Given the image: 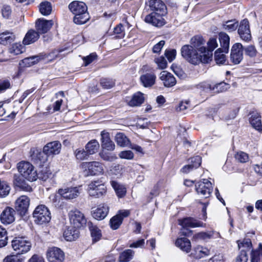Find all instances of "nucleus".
Returning <instances> with one entry per match:
<instances>
[{
  "label": "nucleus",
  "instance_id": "1",
  "mask_svg": "<svg viewBox=\"0 0 262 262\" xmlns=\"http://www.w3.org/2000/svg\"><path fill=\"white\" fill-rule=\"evenodd\" d=\"M192 46L186 45L183 46L181 50L182 57L188 62L194 65L200 63H206L209 61V54L202 55L196 49Z\"/></svg>",
  "mask_w": 262,
  "mask_h": 262
},
{
  "label": "nucleus",
  "instance_id": "2",
  "mask_svg": "<svg viewBox=\"0 0 262 262\" xmlns=\"http://www.w3.org/2000/svg\"><path fill=\"white\" fill-rule=\"evenodd\" d=\"M69 8L75 15L73 21L75 24L82 25L89 19L90 16L87 12V7L84 3L74 1L69 5Z\"/></svg>",
  "mask_w": 262,
  "mask_h": 262
},
{
  "label": "nucleus",
  "instance_id": "3",
  "mask_svg": "<svg viewBox=\"0 0 262 262\" xmlns=\"http://www.w3.org/2000/svg\"><path fill=\"white\" fill-rule=\"evenodd\" d=\"M70 222L72 227L75 229L88 228L97 229V227L91 221H87L84 214L80 211L75 209L69 212Z\"/></svg>",
  "mask_w": 262,
  "mask_h": 262
},
{
  "label": "nucleus",
  "instance_id": "4",
  "mask_svg": "<svg viewBox=\"0 0 262 262\" xmlns=\"http://www.w3.org/2000/svg\"><path fill=\"white\" fill-rule=\"evenodd\" d=\"M17 169L20 175L28 181H35L38 178L35 167L28 162L22 161L18 163Z\"/></svg>",
  "mask_w": 262,
  "mask_h": 262
},
{
  "label": "nucleus",
  "instance_id": "5",
  "mask_svg": "<svg viewBox=\"0 0 262 262\" xmlns=\"http://www.w3.org/2000/svg\"><path fill=\"white\" fill-rule=\"evenodd\" d=\"M35 224L39 225H46L51 219V212L45 205H40L36 207L33 213Z\"/></svg>",
  "mask_w": 262,
  "mask_h": 262
},
{
  "label": "nucleus",
  "instance_id": "6",
  "mask_svg": "<svg viewBox=\"0 0 262 262\" xmlns=\"http://www.w3.org/2000/svg\"><path fill=\"white\" fill-rule=\"evenodd\" d=\"M89 195L95 198H99L104 195L106 193V187L100 180L92 181L87 188Z\"/></svg>",
  "mask_w": 262,
  "mask_h": 262
},
{
  "label": "nucleus",
  "instance_id": "7",
  "mask_svg": "<svg viewBox=\"0 0 262 262\" xmlns=\"http://www.w3.org/2000/svg\"><path fill=\"white\" fill-rule=\"evenodd\" d=\"M31 247V243L23 237H16L12 241V248L20 255L29 251Z\"/></svg>",
  "mask_w": 262,
  "mask_h": 262
},
{
  "label": "nucleus",
  "instance_id": "8",
  "mask_svg": "<svg viewBox=\"0 0 262 262\" xmlns=\"http://www.w3.org/2000/svg\"><path fill=\"white\" fill-rule=\"evenodd\" d=\"M195 190L198 194L202 198H208L213 190L212 183L207 179H203L195 185Z\"/></svg>",
  "mask_w": 262,
  "mask_h": 262
},
{
  "label": "nucleus",
  "instance_id": "9",
  "mask_svg": "<svg viewBox=\"0 0 262 262\" xmlns=\"http://www.w3.org/2000/svg\"><path fill=\"white\" fill-rule=\"evenodd\" d=\"M80 166L82 169L88 170L91 175H99L103 172L102 164L99 162H82Z\"/></svg>",
  "mask_w": 262,
  "mask_h": 262
},
{
  "label": "nucleus",
  "instance_id": "10",
  "mask_svg": "<svg viewBox=\"0 0 262 262\" xmlns=\"http://www.w3.org/2000/svg\"><path fill=\"white\" fill-rule=\"evenodd\" d=\"M46 255L49 262H62L64 259V253L60 248L56 247L49 248Z\"/></svg>",
  "mask_w": 262,
  "mask_h": 262
},
{
  "label": "nucleus",
  "instance_id": "11",
  "mask_svg": "<svg viewBox=\"0 0 262 262\" xmlns=\"http://www.w3.org/2000/svg\"><path fill=\"white\" fill-rule=\"evenodd\" d=\"M205 41L201 36H195L190 40V46H192L193 48L196 49L202 55L209 54V61L211 60L212 54L210 52H207L206 48L204 46Z\"/></svg>",
  "mask_w": 262,
  "mask_h": 262
},
{
  "label": "nucleus",
  "instance_id": "12",
  "mask_svg": "<svg viewBox=\"0 0 262 262\" xmlns=\"http://www.w3.org/2000/svg\"><path fill=\"white\" fill-rule=\"evenodd\" d=\"M243 59V46L241 43H235L231 48L230 60L234 64H239Z\"/></svg>",
  "mask_w": 262,
  "mask_h": 262
},
{
  "label": "nucleus",
  "instance_id": "13",
  "mask_svg": "<svg viewBox=\"0 0 262 262\" xmlns=\"http://www.w3.org/2000/svg\"><path fill=\"white\" fill-rule=\"evenodd\" d=\"M165 14H157L155 12H151L146 15L144 18L146 23L150 24L152 26L160 27L165 24V20L163 16Z\"/></svg>",
  "mask_w": 262,
  "mask_h": 262
},
{
  "label": "nucleus",
  "instance_id": "14",
  "mask_svg": "<svg viewBox=\"0 0 262 262\" xmlns=\"http://www.w3.org/2000/svg\"><path fill=\"white\" fill-rule=\"evenodd\" d=\"M238 33L241 39L243 40L247 41L251 40V31L249 21L247 19H244L240 22L238 29Z\"/></svg>",
  "mask_w": 262,
  "mask_h": 262
},
{
  "label": "nucleus",
  "instance_id": "15",
  "mask_svg": "<svg viewBox=\"0 0 262 262\" xmlns=\"http://www.w3.org/2000/svg\"><path fill=\"white\" fill-rule=\"evenodd\" d=\"M130 214L128 210H121L118 213L111 218L110 221L111 227L113 229H118L122 223L124 218L127 217Z\"/></svg>",
  "mask_w": 262,
  "mask_h": 262
},
{
  "label": "nucleus",
  "instance_id": "16",
  "mask_svg": "<svg viewBox=\"0 0 262 262\" xmlns=\"http://www.w3.org/2000/svg\"><path fill=\"white\" fill-rule=\"evenodd\" d=\"M80 187H71L59 189L58 193L62 198L71 200L77 198L80 194Z\"/></svg>",
  "mask_w": 262,
  "mask_h": 262
},
{
  "label": "nucleus",
  "instance_id": "17",
  "mask_svg": "<svg viewBox=\"0 0 262 262\" xmlns=\"http://www.w3.org/2000/svg\"><path fill=\"white\" fill-rule=\"evenodd\" d=\"M147 5L152 12L165 14L167 13L166 6L162 0H149Z\"/></svg>",
  "mask_w": 262,
  "mask_h": 262
},
{
  "label": "nucleus",
  "instance_id": "18",
  "mask_svg": "<svg viewBox=\"0 0 262 262\" xmlns=\"http://www.w3.org/2000/svg\"><path fill=\"white\" fill-rule=\"evenodd\" d=\"M30 200L26 195H22L15 202V209L21 214H25L28 210Z\"/></svg>",
  "mask_w": 262,
  "mask_h": 262
},
{
  "label": "nucleus",
  "instance_id": "19",
  "mask_svg": "<svg viewBox=\"0 0 262 262\" xmlns=\"http://www.w3.org/2000/svg\"><path fill=\"white\" fill-rule=\"evenodd\" d=\"M53 24L52 20H47L43 18H39L36 21V29L38 33L44 34L52 27Z\"/></svg>",
  "mask_w": 262,
  "mask_h": 262
},
{
  "label": "nucleus",
  "instance_id": "20",
  "mask_svg": "<svg viewBox=\"0 0 262 262\" xmlns=\"http://www.w3.org/2000/svg\"><path fill=\"white\" fill-rule=\"evenodd\" d=\"M61 148V143L57 141L47 143L43 148L44 151L49 156L58 155L60 153Z\"/></svg>",
  "mask_w": 262,
  "mask_h": 262
},
{
  "label": "nucleus",
  "instance_id": "21",
  "mask_svg": "<svg viewBox=\"0 0 262 262\" xmlns=\"http://www.w3.org/2000/svg\"><path fill=\"white\" fill-rule=\"evenodd\" d=\"M178 224L183 228L204 227L202 222L190 217L178 220Z\"/></svg>",
  "mask_w": 262,
  "mask_h": 262
},
{
  "label": "nucleus",
  "instance_id": "22",
  "mask_svg": "<svg viewBox=\"0 0 262 262\" xmlns=\"http://www.w3.org/2000/svg\"><path fill=\"white\" fill-rule=\"evenodd\" d=\"M15 211L13 208L7 207L1 215L0 219L2 223L5 225L11 224L15 220Z\"/></svg>",
  "mask_w": 262,
  "mask_h": 262
},
{
  "label": "nucleus",
  "instance_id": "23",
  "mask_svg": "<svg viewBox=\"0 0 262 262\" xmlns=\"http://www.w3.org/2000/svg\"><path fill=\"white\" fill-rule=\"evenodd\" d=\"M160 79L162 81L164 85L168 88L174 86L177 82L173 75L166 71L161 72Z\"/></svg>",
  "mask_w": 262,
  "mask_h": 262
},
{
  "label": "nucleus",
  "instance_id": "24",
  "mask_svg": "<svg viewBox=\"0 0 262 262\" xmlns=\"http://www.w3.org/2000/svg\"><path fill=\"white\" fill-rule=\"evenodd\" d=\"M101 136L102 148L108 151L114 150L115 145L113 142L111 140L109 134L104 131H102L101 133Z\"/></svg>",
  "mask_w": 262,
  "mask_h": 262
},
{
  "label": "nucleus",
  "instance_id": "25",
  "mask_svg": "<svg viewBox=\"0 0 262 262\" xmlns=\"http://www.w3.org/2000/svg\"><path fill=\"white\" fill-rule=\"evenodd\" d=\"M109 207L106 204H101L93 211V216L97 220L104 219L107 215Z\"/></svg>",
  "mask_w": 262,
  "mask_h": 262
},
{
  "label": "nucleus",
  "instance_id": "26",
  "mask_svg": "<svg viewBox=\"0 0 262 262\" xmlns=\"http://www.w3.org/2000/svg\"><path fill=\"white\" fill-rule=\"evenodd\" d=\"M156 79V76L153 72L144 74L140 78L141 83L145 88L151 87L154 85Z\"/></svg>",
  "mask_w": 262,
  "mask_h": 262
},
{
  "label": "nucleus",
  "instance_id": "27",
  "mask_svg": "<svg viewBox=\"0 0 262 262\" xmlns=\"http://www.w3.org/2000/svg\"><path fill=\"white\" fill-rule=\"evenodd\" d=\"M13 184L15 187L20 189L26 191H31L32 188L24 179V178L20 175L15 174L13 177Z\"/></svg>",
  "mask_w": 262,
  "mask_h": 262
},
{
  "label": "nucleus",
  "instance_id": "28",
  "mask_svg": "<svg viewBox=\"0 0 262 262\" xmlns=\"http://www.w3.org/2000/svg\"><path fill=\"white\" fill-rule=\"evenodd\" d=\"M191 164L184 166L181 169V171L185 173H187L194 168L199 167L201 163V157L197 156L191 158L190 159Z\"/></svg>",
  "mask_w": 262,
  "mask_h": 262
},
{
  "label": "nucleus",
  "instance_id": "29",
  "mask_svg": "<svg viewBox=\"0 0 262 262\" xmlns=\"http://www.w3.org/2000/svg\"><path fill=\"white\" fill-rule=\"evenodd\" d=\"M249 122L252 126L256 130L260 132L262 131L261 116L257 112H252L250 114Z\"/></svg>",
  "mask_w": 262,
  "mask_h": 262
},
{
  "label": "nucleus",
  "instance_id": "30",
  "mask_svg": "<svg viewBox=\"0 0 262 262\" xmlns=\"http://www.w3.org/2000/svg\"><path fill=\"white\" fill-rule=\"evenodd\" d=\"M219 40L221 48L218 49V51H222L227 53L229 51L230 38L225 32H221L219 34Z\"/></svg>",
  "mask_w": 262,
  "mask_h": 262
},
{
  "label": "nucleus",
  "instance_id": "31",
  "mask_svg": "<svg viewBox=\"0 0 262 262\" xmlns=\"http://www.w3.org/2000/svg\"><path fill=\"white\" fill-rule=\"evenodd\" d=\"M49 155L46 153L43 149L42 151H37L32 155V160L36 164L41 166L46 163L48 159Z\"/></svg>",
  "mask_w": 262,
  "mask_h": 262
},
{
  "label": "nucleus",
  "instance_id": "32",
  "mask_svg": "<svg viewBox=\"0 0 262 262\" xmlns=\"http://www.w3.org/2000/svg\"><path fill=\"white\" fill-rule=\"evenodd\" d=\"M176 246L179 248L181 250L186 253H188L191 250V243L187 238L180 237L178 238L175 243Z\"/></svg>",
  "mask_w": 262,
  "mask_h": 262
},
{
  "label": "nucleus",
  "instance_id": "33",
  "mask_svg": "<svg viewBox=\"0 0 262 262\" xmlns=\"http://www.w3.org/2000/svg\"><path fill=\"white\" fill-rule=\"evenodd\" d=\"M144 94L140 92L134 94L132 97L126 101L129 105L131 106H137L142 104L144 100Z\"/></svg>",
  "mask_w": 262,
  "mask_h": 262
},
{
  "label": "nucleus",
  "instance_id": "34",
  "mask_svg": "<svg viewBox=\"0 0 262 262\" xmlns=\"http://www.w3.org/2000/svg\"><path fill=\"white\" fill-rule=\"evenodd\" d=\"M39 37V35L37 32L30 30L26 34L23 42L25 45H30L37 40Z\"/></svg>",
  "mask_w": 262,
  "mask_h": 262
},
{
  "label": "nucleus",
  "instance_id": "35",
  "mask_svg": "<svg viewBox=\"0 0 262 262\" xmlns=\"http://www.w3.org/2000/svg\"><path fill=\"white\" fill-rule=\"evenodd\" d=\"M111 184L118 198H122L125 195L126 189L123 185L116 181H111Z\"/></svg>",
  "mask_w": 262,
  "mask_h": 262
},
{
  "label": "nucleus",
  "instance_id": "36",
  "mask_svg": "<svg viewBox=\"0 0 262 262\" xmlns=\"http://www.w3.org/2000/svg\"><path fill=\"white\" fill-rule=\"evenodd\" d=\"M209 250L201 246H197L194 248L191 255L195 258H201L209 254Z\"/></svg>",
  "mask_w": 262,
  "mask_h": 262
},
{
  "label": "nucleus",
  "instance_id": "37",
  "mask_svg": "<svg viewBox=\"0 0 262 262\" xmlns=\"http://www.w3.org/2000/svg\"><path fill=\"white\" fill-rule=\"evenodd\" d=\"M15 38L14 34L11 32L5 31L0 33V43L6 45L12 42Z\"/></svg>",
  "mask_w": 262,
  "mask_h": 262
},
{
  "label": "nucleus",
  "instance_id": "38",
  "mask_svg": "<svg viewBox=\"0 0 262 262\" xmlns=\"http://www.w3.org/2000/svg\"><path fill=\"white\" fill-rule=\"evenodd\" d=\"M44 56L43 55H36L26 58L21 61L20 65L26 67H30L37 62L40 60L43 59Z\"/></svg>",
  "mask_w": 262,
  "mask_h": 262
},
{
  "label": "nucleus",
  "instance_id": "39",
  "mask_svg": "<svg viewBox=\"0 0 262 262\" xmlns=\"http://www.w3.org/2000/svg\"><path fill=\"white\" fill-rule=\"evenodd\" d=\"M99 147V143L96 140H91L85 146V149L89 156L97 152Z\"/></svg>",
  "mask_w": 262,
  "mask_h": 262
},
{
  "label": "nucleus",
  "instance_id": "40",
  "mask_svg": "<svg viewBox=\"0 0 262 262\" xmlns=\"http://www.w3.org/2000/svg\"><path fill=\"white\" fill-rule=\"evenodd\" d=\"M238 247L241 252H247L252 248L251 240L249 238H245L242 241H237Z\"/></svg>",
  "mask_w": 262,
  "mask_h": 262
},
{
  "label": "nucleus",
  "instance_id": "41",
  "mask_svg": "<svg viewBox=\"0 0 262 262\" xmlns=\"http://www.w3.org/2000/svg\"><path fill=\"white\" fill-rule=\"evenodd\" d=\"M79 230H64L63 233L64 239L68 242L76 240L79 237Z\"/></svg>",
  "mask_w": 262,
  "mask_h": 262
},
{
  "label": "nucleus",
  "instance_id": "42",
  "mask_svg": "<svg viewBox=\"0 0 262 262\" xmlns=\"http://www.w3.org/2000/svg\"><path fill=\"white\" fill-rule=\"evenodd\" d=\"M115 140L117 144L120 146H127L129 144V141L123 133H119L116 134Z\"/></svg>",
  "mask_w": 262,
  "mask_h": 262
},
{
  "label": "nucleus",
  "instance_id": "43",
  "mask_svg": "<svg viewBox=\"0 0 262 262\" xmlns=\"http://www.w3.org/2000/svg\"><path fill=\"white\" fill-rule=\"evenodd\" d=\"M74 156L76 160L79 161H83L87 160L89 157V155L87 151L82 148L76 149L74 152Z\"/></svg>",
  "mask_w": 262,
  "mask_h": 262
},
{
  "label": "nucleus",
  "instance_id": "44",
  "mask_svg": "<svg viewBox=\"0 0 262 262\" xmlns=\"http://www.w3.org/2000/svg\"><path fill=\"white\" fill-rule=\"evenodd\" d=\"M134 252L132 250L127 249L122 252L119 258V262H127L132 259Z\"/></svg>",
  "mask_w": 262,
  "mask_h": 262
},
{
  "label": "nucleus",
  "instance_id": "45",
  "mask_svg": "<svg viewBox=\"0 0 262 262\" xmlns=\"http://www.w3.org/2000/svg\"><path fill=\"white\" fill-rule=\"evenodd\" d=\"M39 11L43 15H48L52 12V6L50 2H43L39 5Z\"/></svg>",
  "mask_w": 262,
  "mask_h": 262
},
{
  "label": "nucleus",
  "instance_id": "46",
  "mask_svg": "<svg viewBox=\"0 0 262 262\" xmlns=\"http://www.w3.org/2000/svg\"><path fill=\"white\" fill-rule=\"evenodd\" d=\"M112 35H114L113 38L116 39H121L124 37L125 32L122 25L119 24L114 28Z\"/></svg>",
  "mask_w": 262,
  "mask_h": 262
},
{
  "label": "nucleus",
  "instance_id": "47",
  "mask_svg": "<svg viewBox=\"0 0 262 262\" xmlns=\"http://www.w3.org/2000/svg\"><path fill=\"white\" fill-rule=\"evenodd\" d=\"M238 26V22L235 20H228L223 24V28L229 32L235 31Z\"/></svg>",
  "mask_w": 262,
  "mask_h": 262
},
{
  "label": "nucleus",
  "instance_id": "48",
  "mask_svg": "<svg viewBox=\"0 0 262 262\" xmlns=\"http://www.w3.org/2000/svg\"><path fill=\"white\" fill-rule=\"evenodd\" d=\"M24 258L21 255L16 254H9L6 256L3 260V262H23Z\"/></svg>",
  "mask_w": 262,
  "mask_h": 262
},
{
  "label": "nucleus",
  "instance_id": "49",
  "mask_svg": "<svg viewBox=\"0 0 262 262\" xmlns=\"http://www.w3.org/2000/svg\"><path fill=\"white\" fill-rule=\"evenodd\" d=\"M243 50L245 51V55L251 58L255 57L258 54L255 46L253 45H249L244 48H243Z\"/></svg>",
  "mask_w": 262,
  "mask_h": 262
},
{
  "label": "nucleus",
  "instance_id": "50",
  "mask_svg": "<svg viewBox=\"0 0 262 262\" xmlns=\"http://www.w3.org/2000/svg\"><path fill=\"white\" fill-rule=\"evenodd\" d=\"M100 157L104 160L112 162L117 159V157L115 155L106 152L103 149L100 153Z\"/></svg>",
  "mask_w": 262,
  "mask_h": 262
},
{
  "label": "nucleus",
  "instance_id": "51",
  "mask_svg": "<svg viewBox=\"0 0 262 262\" xmlns=\"http://www.w3.org/2000/svg\"><path fill=\"white\" fill-rule=\"evenodd\" d=\"M222 51H218V49L215 52L214 58L216 63L224 64L226 61V55L223 54Z\"/></svg>",
  "mask_w": 262,
  "mask_h": 262
},
{
  "label": "nucleus",
  "instance_id": "52",
  "mask_svg": "<svg viewBox=\"0 0 262 262\" xmlns=\"http://www.w3.org/2000/svg\"><path fill=\"white\" fill-rule=\"evenodd\" d=\"M115 81L112 79L103 78L100 81V85L105 89H109L115 85Z\"/></svg>",
  "mask_w": 262,
  "mask_h": 262
},
{
  "label": "nucleus",
  "instance_id": "53",
  "mask_svg": "<svg viewBox=\"0 0 262 262\" xmlns=\"http://www.w3.org/2000/svg\"><path fill=\"white\" fill-rule=\"evenodd\" d=\"M23 47L18 43H14L9 49L11 54L16 55L23 52Z\"/></svg>",
  "mask_w": 262,
  "mask_h": 262
},
{
  "label": "nucleus",
  "instance_id": "54",
  "mask_svg": "<svg viewBox=\"0 0 262 262\" xmlns=\"http://www.w3.org/2000/svg\"><path fill=\"white\" fill-rule=\"evenodd\" d=\"M216 39L210 38L207 42L208 49L207 52H210L212 54V51L217 47Z\"/></svg>",
  "mask_w": 262,
  "mask_h": 262
},
{
  "label": "nucleus",
  "instance_id": "55",
  "mask_svg": "<svg viewBox=\"0 0 262 262\" xmlns=\"http://www.w3.org/2000/svg\"><path fill=\"white\" fill-rule=\"evenodd\" d=\"M236 160L241 163H245L248 161V155L244 152H238L235 155Z\"/></svg>",
  "mask_w": 262,
  "mask_h": 262
},
{
  "label": "nucleus",
  "instance_id": "56",
  "mask_svg": "<svg viewBox=\"0 0 262 262\" xmlns=\"http://www.w3.org/2000/svg\"><path fill=\"white\" fill-rule=\"evenodd\" d=\"M7 233L6 230L0 231V248L5 247L7 244Z\"/></svg>",
  "mask_w": 262,
  "mask_h": 262
},
{
  "label": "nucleus",
  "instance_id": "57",
  "mask_svg": "<svg viewBox=\"0 0 262 262\" xmlns=\"http://www.w3.org/2000/svg\"><path fill=\"white\" fill-rule=\"evenodd\" d=\"M119 157L121 159L132 160L134 157V155L130 150H124L119 154Z\"/></svg>",
  "mask_w": 262,
  "mask_h": 262
},
{
  "label": "nucleus",
  "instance_id": "58",
  "mask_svg": "<svg viewBox=\"0 0 262 262\" xmlns=\"http://www.w3.org/2000/svg\"><path fill=\"white\" fill-rule=\"evenodd\" d=\"M176 53L177 52L175 49H170L165 51V55L169 61L171 62L175 59Z\"/></svg>",
  "mask_w": 262,
  "mask_h": 262
},
{
  "label": "nucleus",
  "instance_id": "59",
  "mask_svg": "<svg viewBox=\"0 0 262 262\" xmlns=\"http://www.w3.org/2000/svg\"><path fill=\"white\" fill-rule=\"evenodd\" d=\"M155 62L161 69H165L167 67V61L163 56L155 59Z\"/></svg>",
  "mask_w": 262,
  "mask_h": 262
},
{
  "label": "nucleus",
  "instance_id": "60",
  "mask_svg": "<svg viewBox=\"0 0 262 262\" xmlns=\"http://www.w3.org/2000/svg\"><path fill=\"white\" fill-rule=\"evenodd\" d=\"M10 81L8 80H0V93L4 92L7 89L10 88Z\"/></svg>",
  "mask_w": 262,
  "mask_h": 262
},
{
  "label": "nucleus",
  "instance_id": "61",
  "mask_svg": "<svg viewBox=\"0 0 262 262\" xmlns=\"http://www.w3.org/2000/svg\"><path fill=\"white\" fill-rule=\"evenodd\" d=\"M97 57V55L95 53H92L90 55L83 58L84 61V66H87L90 63L92 62Z\"/></svg>",
  "mask_w": 262,
  "mask_h": 262
},
{
  "label": "nucleus",
  "instance_id": "62",
  "mask_svg": "<svg viewBox=\"0 0 262 262\" xmlns=\"http://www.w3.org/2000/svg\"><path fill=\"white\" fill-rule=\"evenodd\" d=\"M91 234L93 242L99 241L102 236L101 230H91Z\"/></svg>",
  "mask_w": 262,
  "mask_h": 262
},
{
  "label": "nucleus",
  "instance_id": "63",
  "mask_svg": "<svg viewBox=\"0 0 262 262\" xmlns=\"http://www.w3.org/2000/svg\"><path fill=\"white\" fill-rule=\"evenodd\" d=\"M189 103L188 101H181L176 108L177 111L182 112L186 110L188 107Z\"/></svg>",
  "mask_w": 262,
  "mask_h": 262
},
{
  "label": "nucleus",
  "instance_id": "64",
  "mask_svg": "<svg viewBox=\"0 0 262 262\" xmlns=\"http://www.w3.org/2000/svg\"><path fill=\"white\" fill-rule=\"evenodd\" d=\"M248 259L247 253L240 252L239 255L237 256L235 262H247Z\"/></svg>",
  "mask_w": 262,
  "mask_h": 262
}]
</instances>
